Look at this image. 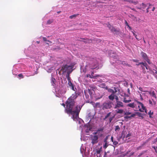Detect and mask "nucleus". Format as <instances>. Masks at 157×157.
Instances as JSON below:
<instances>
[{"mask_svg": "<svg viewBox=\"0 0 157 157\" xmlns=\"http://www.w3.org/2000/svg\"><path fill=\"white\" fill-rule=\"evenodd\" d=\"M77 94L75 92L72 94L65 102L66 107L65 112L68 114H70L72 115V118L74 121H76L79 117V114L80 110L83 105H77L73 109L75 104V100L78 97Z\"/></svg>", "mask_w": 157, "mask_h": 157, "instance_id": "1", "label": "nucleus"}, {"mask_svg": "<svg viewBox=\"0 0 157 157\" xmlns=\"http://www.w3.org/2000/svg\"><path fill=\"white\" fill-rule=\"evenodd\" d=\"M72 68V67L70 65H63L60 71L59 72V73L60 74V71H62L63 74H64L66 72L68 73V72L71 71L72 72V70H71Z\"/></svg>", "mask_w": 157, "mask_h": 157, "instance_id": "2", "label": "nucleus"}, {"mask_svg": "<svg viewBox=\"0 0 157 157\" xmlns=\"http://www.w3.org/2000/svg\"><path fill=\"white\" fill-rule=\"evenodd\" d=\"M102 109L104 110L110 109L112 107V104L110 101L104 102L102 105Z\"/></svg>", "mask_w": 157, "mask_h": 157, "instance_id": "3", "label": "nucleus"}, {"mask_svg": "<svg viewBox=\"0 0 157 157\" xmlns=\"http://www.w3.org/2000/svg\"><path fill=\"white\" fill-rule=\"evenodd\" d=\"M124 105L123 103L121 101H116L115 103L114 109H118L121 108H123Z\"/></svg>", "mask_w": 157, "mask_h": 157, "instance_id": "4", "label": "nucleus"}, {"mask_svg": "<svg viewBox=\"0 0 157 157\" xmlns=\"http://www.w3.org/2000/svg\"><path fill=\"white\" fill-rule=\"evenodd\" d=\"M141 55L143 58L149 64H150L151 62L150 60L148 58L146 54L143 52H141Z\"/></svg>", "mask_w": 157, "mask_h": 157, "instance_id": "5", "label": "nucleus"}, {"mask_svg": "<svg viewBox=\"0 0 157 157\" xmlns=\"http://www.w3.org/2000/svg\"><path fill=\"white\" fill-rule=\"evenodd\" d=\"M108 91L109 92L111 93V94L108 96V98L109 99L113 101L114 99V92L113 90L111 89H108Z\"/></svg>", "mask_w": 157, "mask_h": 157, "instance_id": "6", "label": "nucleus"}, {"mask_svg": "<svg viewBox=\"0 0 157 157\" xmlns=\"http://www.w3.org/2000/svg\"><path fill=\"white\" fill-rule=\"evenodd\" d=\"M91 143L93 144H97L98 142V137L97 135L91 136Z\"/></svg>", "mask_w": 157, "mask_h": 157, "instance_id": "7", "label": "nucleus"}, {"mask_svg": "<svg viewBox=\"0 0 157 157\" xmlns=\"http://www.w3.org/2000/svg\"><path fill=\"white\" fill-rule=\"evenodd\" d=\"M139 108V110L141 112H145L147 113L146 109L145 107L144 106V105L142 103L141 105L138 106Z\"/></svg>", "mask_w": 157, "mask_h": 157, "instance_id": "8", "label": "nucleus"}, {"mask_svg": "<svg viewBox=\"0 0 157 157\" xmlns=\"http://www.w3.org/2000/svg\"><path fill=\"white\" fill-rule=\"evenodd\" d=\"M147 92L150 94V95L153 98H155V99L157 98V96L155 92L154 91H148Z\"/></svg>", "mask_w": 157, "mask_h": 157, "instance_id": "9", "label": "nucleus"}, {"mask_svg": "<svg viewBox=\"0 0 157 157\" xmlns=\"http://www.w3.org/2000/svg\"><path fill=\"white\" fill-rule=\"evenodd\" d=\"M90 103L93 105H94V104H95V105L94 106V107L95 108H101L100 103L99 102H97L95 103L94 102L91 101L90 102Z\"/></svg>", "mask_w": 157, "mask_h": 157, "instance_id": "10", "label": "nucleus"}, {"mask_svg": "<svg viewBox=\"0 0 157 157\" xmlns=\"http://www.w3.org/2000/svg\"><path fill=\"white\" fill-rule=\"evenodd\" d=\"M149 71L150 73L151 74H152L154 75H155L157 74V69L152 70V68H149Z\"/></svg>", "mask_w": 157, "mask_h": 157, "instance_id": "11", "label": "nucleus"}, {"mask_svg": "<svg viewBox=\"0 0 157 157\" xmlns=\"http://www.w3.org/2000/svg\"><path fill=\"white\" fill-rule=\"evenodd\" d=\"M149 104L151 105L152 106L153 105H155L156 104V102L153 99H152L151 100H149Z\"/></svg>", "mask_w": 157, "mask_h": 157, "instance_id": "12", "label": "nucleus"}, {"mask_svg": "<svg viewBox=\"0 0 157 157\" xmlns=\"http://www.w3.org/2000/svg\"><path fill=\"white\" fill-rule=\"evenodd\" d=\"M68 85L71 87V89L73 90H74V85L73 84V83L71 82V81H68Z\"/></svg>", "mask_w": 157, "mask_h": 157, "instance_id": "13", "label": "nucleus"}, {"mask_svg": "<svg viewBox=\"0 0 157 157\" xmlns=\"http://www.w3.org/2000/svg\"><path fill=\"white\" fill-rule=\"evenodd\" d=\"M127 106L130 107L132 108H133L135 107V105L134 103H129L127 105Z\"/></svg>", "mask_w": 157, "mask_h": 157, "instance_id": "14", "label": "nucleus"}, {"mask_svg": "<svg viewBox=\"0 0 157 157\" xmlns=\"http://www.w3.org/2000/svg\"><path fill=\"white\" fill-rule=\"evenodd\" d=\"M108 27L111 29L112 31L116 32V29L113 27L111 26L110 25H109L108 26Z\"/></svg>", "mask_w": 157, "mask_h": 157, "instance_id": "15", "label": "nucleus"}, {"mask_svg": "<svg viewBox=\"0 0 157 157\" xmlns=\"http://www.w3.org/2000/svg\"><path fill=\"white\" fill-rule=\"evenodd\" d=\"M123 112L124 110L123 109H118L116 111V113H117L121 114L123 113Z\"/></svg>", "mask_w": 157, "mask_h": 157, "instance_id": "16", "label": "nucleus"}, {"mask_svg": "<svg viewBox=\"0 0 157 157\" xmlns=\"http://www.w3.org/2000/svg\"><path fill=\"white\" fill-rule=\"evenodd\" d=\"M111 112H110L108 113L107 115L105 116V117L103 119V120H105L106 119L109 117L111 114Z\"/></svg>", "mask_w": 157, "mask_h": 157, "instance_id": "17", "label": "nucleus"}, {"mask_svg": "<svg viewBox=\"0 0 157 157\" xmlns=\"http://www.w3.org/2000/svg\"><path fill=\"white\" fill-rule=\"evenodd\" d=\"M71 71H70V72H68V73H67V75L66 77L67 78L68 81H71V78H70V77L69 76V74L70 73H71Z\"/></svg>", "mask_w": 157, "mask_h": 157, "instance_id": "18", "label": "nucleus"}, {"mask_svg": "<svg viewBox=\"0 0 157 157\" xmlns=\"http://www.w3.org/2000/svg\"><path fill=\"white\" fill-rule=\"evenodd\" d=\"M128 2L130 3H133L135 5H136L138 3L137 1H133V0H129Z\"/></svg>", "mask_w": 157, "mask_h": 157, "instance_id": "19", "label": "nucleus"}, {"mask_svg": "<svg viewBox=\"0 0 157 157\" xmlns=\"http://www.w3.org/2000/svg\"><path fill=\"white\" fill-rule=\"evenodd\" d=\"M123 101L125 103H127L131 101V100H127L125 98H124V100Z\"/></svg>", "mask_w": 157, "mask_h": 157, "instance_id": "20", "label": "nucleus"}, {"mask_svg": "<svg viewBox=\"0 0 157 157\" xmlns=\"http://www.w3.org/2000/svg\"><path fill=\"white\" fill-rule=\"evenodd\" d=\"M115 131H119L120 130V128L118 125H117L115 126Z\"/></svg>", "mask_w": 157, "mask_h": 157, "instance_id": "21", "label": "nucleus"}, {"mask_svg": "<svg viewBox=\"0 0 157 157\" xmlns=\"http://www.w3.org/2000/svg\"><path fill=\"white\" fill-rule=\"evenodd\" d=\"M78 15V14H74V15H71L70 16V17H69V18H70V19H72L73 18H75V17H76Z\"/></svg>", "mask_w": 157, "mask_h": 157, "instance_id": "22", "label": "nucleus"}, {"mask_svg": "<svg viewBox=\"0 0 157 157\" xmlns=\"http://www.w3.org/2000/svg\"><path fill=\"white\" fill-rule=\"evenodd\" d=\"M53 22V20L52 19H49L48 20L47 22V24H50Z\"/></svg>", "mask_w": 157, "mask_h": 157, "instance_id": "23", "label": "nucleus"}, {"mask_svg": "<svg viewBox=\"0 0 157 157\" xmlns=\"http://www.w3.org/2000/svg\"><path fill=\"white\" fill-rule=\"evenodd\" d=\"M115 116L114 115L112 117H110L109 118V123H110L113 120V119H114V118L115 117Z\"/></svg>", "mask_w": 157, "mask_h": 157, "instance_id": "24", "label": "nucleus"}, {"mask_svg": "<svg viewBox=\"0 0 157 157\" xmlns=\"http://www.w3.org/2000/svg\"><path fill=\"white\" fill-rule=\"evenodd\" d=\"M43 40L44 41H47L48 42L50 43H52V41L48 40H47V38L45 37H43Z\"/></svg>", "mask_w": 157, "mask_h": 157, "instance_id": "25", "label": "nucleus"}, {"mask_svg": "<svg viewBox=\"0 0 157 157\" xmlns=\"http://www.w3.org/2000/svg\"><path fill=\"white\" fill-rule=\"evenodd\" d=\"M140 6H141V8L143 9L145 8L146 6V5L144 3H142Z\"/></svg>", "mask_w": 157, "mask_h": 157, "instance_id": "26", "label": "nucleus"}, {"mask_svg": "<svg viewBox=\"0 0 157 157\" xmlns=\"http://www.w3.org/2000/svg\"><path fill=\"white\" fill-rule=\"evenodd\" d=\"M132 33L133 34V35L134 36H135V37H136V39L138 41L140 40V39H138L137 37V35L135 33H134V32L133 31H132Z\"/></svg>", "mask_w": 157, "mask_h": 157, "instance_id": "27", "label": "nucleus"}, {"mask_svg": "<svg viewBox=\"0 0 157 157\" xmlns=\"http://www.w3.org/2000/svg\"><path fill=\"white\" fill-rule=\"evenodd\" d=\"M114 98H115V99L116 100V101H119V98L117 96L115 95H114Z\"/></svg>", "mask_w": 157, "mask_h": 157, "instance_id": "28", "label": "nucleus"}, {"mask_svg": "<svg viewBox=\"0 0 157 157\" xmlns=\"http://www.w3.org/2000/svg\"><path fill=\"white\" fill-rule=\"evenodd\" d=\"M139 90L142 92H147V90H143V89L141 87H139Z\"/></svg>", "mask_w": 157, "mask_h": 157, "instance_id": "29", "label": "nucleus"}, {"mask_svg": "<svg viewBox=\"0 0 157 157\" xmlns=\"http://www.w3.org/2000/svg\"><path fill=\"white\" fill-rule=\"evenodd\" d=\"M97 67V62L95 63L94 66L91 67V69H94L95 68Z\"/></svg>", "mask_w": 157, "mask_h": 157, "instance_id": "30", "label": "nucleus"}, {"mask_svg": "<svg viewBox=\"0 0 157 157\" xmlns=\"http://www.w3.org/2000/svg\"><path fill=\"white\" fill-rule=\"evenodd\" d=\"M105 144L103 146V147L105 149L107 147L108 145H107V143L105 140Z\"/></svg>", "mask_w": 157, "mask_h": 157, "instance_id": "31", "label": "nucleus"}, {"mask_svg": "<svg viewBox=\"0 0 157 157\" xmlns=\"http://www.w3.org/2000/svg\"><path fill=\"white\" fill-rule=\"evenodd\" d=\"M118 90V89L117 88L115 87H114L113 91L114 92V94H115L116 93H117V92Z\"/></svg>", "mask_w": 157, "mask_h": 157, "instance_id": "32", "label": "nucleus"}, {"mask_svg": "<svg viewBox=\"0 0 157 157\" xmlns=\"http://www.w3.org/2000/svg\"><path fill=\"white\" fill-rule=\"evenodd\" d=\"M82 39V40H82V41L85 43L87 42L89 40L87 38H83Z\"/></svg>", "mask_w": 157, "mask_h": 157, "instance_id": "33", "label": "nucleus"}, {"mask_svg": "<svg viewBox=\"0 0 157 157\" xmlns=\"http://www.w3.org/2000/svg\"><path fill=\"white\" fill-rule=\"evenodd\" d=\"M136 113L138 115L139 117H143L141 113H140L139 112H137Z\"/></svg>", "mask_w": 157, "mask_h": 157, "instance_id": "34", "label": "nucleus"}, {"mask_svg": "<svg viewBox=\"0 0 157 157\" xmlns=\"http://www.w3.org/2000/svg\"><path fill=\"white\" fill-rule=\"evenodd\" d=\"M86 77H89L90 78H95V76H93L92 77L91 75H90V74H88L86 75Z\"/></svg>", "mask_w": 157, "mask_h": 157, "instance_id": "35", "label": "nucleus"}, {"mask_svg": "<svg viewBox=\"0 0 157 157\" xmlns=\"http://www.w3.org/2000/svg\"><path fill=\"white\" fill-rule=\"evenodd\" d=\"M101 151V147L100 148V149L98 150H97L96 151V152L97 154H100Z\"/></svg>", "mask_w": 157, "mask_h": 157, "instance_id": "36", "label": "nucleus"}, {"mask_svg": "<svg viewBox=\"0 0 157 157\" xmlns=\"http://www.w3.org/2000/svg\"><path fill=\"white\" fill-rule=\"evenodd\" d=\"M150 68H154L155 69H157V67L156 65L153 64H152L151 67H150Z\"/></svg>", "mask_w": 157, "mask_h": 157, "instance_id": "37", "label": "nucleus"}, {"mask_svg": "<svg viewBox=\"0 0 157 157\" xmlns=\"http://www.w3.org/2000/svg\"><path fill=\"white\" fill-rule=\"evenodd\" d=\"M103 129H104V128H99L97 132H101V131H102L103 130Z\"/></svg>", "mask_w": 157, "mask_h": 157, "instance_id": "38", "label": "nucleus"}, {"mask_svg": "<svg viewBox=\"0 0 157 157\" xmlns=\"http://www.w3.org/2000/svg\"><path fill=\"white\" fill-rule=\"evenodd\" d=\"M100 86L102 88H105V83H102L101 84Z\"/></svg>", "mask_w": 157, "mask_h": 157, "instance_id": "39", "label": "nucleus"}, {"mask_svg": "<svg viewBox=\"0 0 157 157\" xmlns=\"http://www.w3.org/2000/svg\"><path fill=\"white\" fill-rule=\"evenodd\" d=\"M18 76L20 77L21 78H24V76L22 74H20L18 75Z\"/></svg>", "mask_w": 157, "mask_h": 157, "instance_id": "40", "label": "nucleus"}, {"mask_svg": "<svg viewBox=\"0 0 157 157\" xmlns=\"http://www.w3.org/2000/svg\"><path fill=\"white\" fill-rule=\"evenodd\" d=\"M144 66L147 70H148V69L149 70V68L150 67H149L148 66L147 63L146 64H145V65Z\"/></svg>", "mask_w": 157, "mask_h": 157, "instance_id": "41", "label": "nucleus"}, {"mask_svg": "<svg viewBox=\"0 0 157 157\" xmlns=\"http://www.w3.org/2000/svg\"><path fill=\"white\" fill-rule=\"evenodd\" d=\"M113 144L115 145H116L118 144V142L117 141H114L113 142Z\"/></svg>", "mask_w": 157, "mask_h": 157, "instance_id": "42", "label": "nucleus"}, {"mask_svg": "<svg viewBox=\"0 0 157 157\" xmlns=\"http://www.w3.org/2000/svg\"><path fill=\"white\" fill-rule=\"evenodd\" d=\"M152 148H154L155 152L157 153V147L155 146H152Z\"/></svg>", "mask_w": 157, "mask_h": 157, "instance_id": "43", "label": "nucleus"}, {"mask_svg": "<svg viewBox=\"0 0 157 157\" xmlns=\"http://www.w3.org/2000/svg\"><path fill=\"white\" fill-rule=\"evenodd\" d=\"M131 114V112H126L125 113L124 115H129Z\"/></svg>", "mask_w": 157, "mask_h": 157, "instance_id": "44", "label": "nucleus"}, {"mask_svg": "<svg viewBox=\"0 0 157 157\" xmlns=\"http://www.w3.org/2000/svg\"><path fill=\"white\" fill-rule=\"evenodd\" d=\"M132 60L134 62L136 63H138L139 61L138 60L136 59H132Z\"/></svg>", "mask_w": 157, "mask_h": 157, "instance_id": "45", "label": "nucleus"}, {"mask_svg": "<svg viewBox=\"0 0 157 157\" xmlns=\"http://www.w3.org/2000/svg\"><path fill=\"white\" fill-rule=\"evenodd\" d=\"M131 136V133H129L126 135V138H127Z\"/></svg>", "mask_w": 157, "mask_h": 157, "instance_id": "46", "label": "nucleus"}, {"mask_svg": "<svg viewBox=\"0 0 157 157\" xmlns=\"http://www.w3.org/2000/svg\"><path fill=\"white\" fill-rule=\"evenodd\" d=\"M148 114L149 115L150 117H151V115L153 114V113H151V111H150L149 112Z\"/></svg>", "mask_w": 157, "mask_h": 157, "instance_id": "47", "label": "nucleus"}, {"mask_svg": "<svg viewBox=\"0 0 157 157\" xmlns=\"http://www.w3.org/2000/svg\"><path fill=\"white\" fill-rule=\"evenodd\" d=\"M140 65H144V66L145 65V64H146L147 63H144L143 62H140Z\"/></svg>", "mask_w": 157, "mask_h": 157, "instance_id": "48", "label": "nucleus"}, {"mask_svg": "<svg viewBox=\"0 0 157 157\" xmlns=\"http://www.w3.org/2000/svg\"><path fill=\"white\" fill-rule=\"evenodd\" d=\"M55 79L54 78H52V83H54V81H55Z\"/></svg>", "mask_w": 157, "mask_h": 157, "instance_id": "49", "label": "nucleus"}, {"mask_svg": "<svg viewBox=\"0 0 157 157\" xmlns=\"http://www.w3.org/2000/svg\"><path fill=\"white\" fill-rule=\"evenodd\" d=\"M135 101H136V102H137L138 104H139V105H141V104L142 103L141 102H140L139 101H138L137 100H135Z\"/></svg>", "mask_w": 157, "mask_h": 157, "instance_id": "50", "label": "nucleus"}, {"mask_svg": "<svg viewBox=\"0 0 157 157\" xmlns=\"http://www.w3.org/2000/svg\"><path fill=\"white\" fill-rule=\"evenodd\" d=\"M136 116V114L135 113H133L130 116L131 118L132 117H134Z\"/></svg>", "mask_w": 157, "mask_h": 157, "instance_id": "51", "label": "nucleus"}, {"mask_svg": "<svg viewBox=\"0 0 157 157\" xmlns=\"http://www.w3.org/2000/svg\"><path fill=\"white\" fill-rule=\"evenodd\" d=\"M94 72H92L91 73V75H91V76L92 77H93V76H94L93 75V74H94ZM95 76V77H98V75H97L96 76Z\"/></svg>", "mask_w": 157, "mask_h": 157, "instance_id": "52", "label": "nucleus"}, {"mask_svg": "<svg viewBox=\"0 0 157 157\" xmlns=\"http://www.w3.org/2000/svg\"><path fill=\"white\" fill-rule=\"evenodd\" d=\"M121 63L122 64L124 65H125V64H126V63H125V62L124 61H122Z\"/></svg>", "mask_w": 157, "mask_h": 157, "instance_id": "53", "label": "nucleus"}, {"mask_svg": "<svg viewBox=\"0 0 157 157\" xmlns=\"http://www.w3.org/2000/svg\"><path fill=\"white\" fill-rule=\"evenodd\" d=\"M125 24L127 26V27H128L129 25L128 24V23L126 21H125Z\"/></svg>", "mask_w": 157, "mask_h": 157, "instance_id": "54", "label": "nucleus"}, {"mask_svg": "<svg viewBox=\"0 0 157 157\" xmlns=\"http://www.w3.org/2000/svg\"><path fill=\"white\" fill-rule=\"evenodd\" d=\"M125 118L128 119V118H131L130 116H127L124 117Z\"/></svg>", "mask_w": 157, "mask_h": 157, "instance_id": "55", "label": "nucleus"}, {"mask_svg": "<svg viewBox=\"0 0 157 157\" xmlns=\"http://www.w3.org/2000/svg\"><path fill=\"white\" fill-rule=\"evenodd\" d=\"M141 67H142L143 70L145 69V66H144V65H141Z\"/></svg>", "mask_w": 157, "mask_h": 157, "instance_id": "56", "label": "nucleus"}, {"mask_svg": "<svg viewBox=\"0 0 157 157\" xmlns=\"http://www.w3.org/2000/svg\"><path fill=\"white\" fill-rule=\"evenodd\" d=\"M143 73L144 74H146V71L145 70V69L143 70Z\"/></svg>", "mask_w": 157, "mask_h": 157, "instance_id": "57", "label": "nucleus"}, {"mask_svg": "<svg viewBox=\"0 0 157 157\" xmlns=\"http://www.w3.org/2000/svg\"><path fill=\"white\" fill-rule=\"evenodd\" d=\"M111 141L113 142L114 141V140H113V136H111Z\"/></svg>", "mask_w": 157, "mask_h": 157, "instance_id": "58", "label": "nucleus"}, {"mask_svg": "<svg viewBox=\"0 0 157 157\" xmlns=\"http://www.w3.org/2000/svg\"><path fill=\"white\" fill-rule=\"evenodd\" d=\"M61 105H63L64 108H65V105H66V104H65L64 103H63L62 104H61Z\"/></svg>", "mask_w": 157, "mask_h": 157, "instance_id": "59", "label": "nucleus"}, {"mask_svg": "<svg viewBox=\"0 0 157 157\" xmlns=\"http://www.w3.org/2000/svg\"><path fill=\"white\" fill-rule=\"evenodd\" d=\"M157 141V140H156V139H155L154 141H153V143H155Z\"/></svg>", "mask_w": 157, "mask_h": 157, "instance_id": "60", "label": "nucleus"}, {"mask_svg": "<svg viewBox=\"0 0 157 157\" xmlns=\"http://www.w3.org/2000/svg\"><path fill=\"white\" fill-rule=\"evenodd\" d=\"M152 6V5L150 4H149V6L148 7V8L149 9L150 8H151V6Z\"/></svg>", "mask_w": 157, "mask_h": 157, "instance_id": "61", "label": "nucleus"}, {"mask_svg": "<svg viewBox=\"0 0 157 157\" xmlns=\"http://www.w3.org/2000/svg\"><path fill=\"white\" fill-rule=\"evenodd\" d=\"M128 27V28L129 30H131L132 29L131 27L129 25Z\"/></svg>", "mask_w": 157, "mask_h": 157, "instance_id": "62", "label": "nucleus"}, {"mask_svg": "<svg viewBox=\"0 0 157 157\" xmlns=\"http://www.w3.org/2000/svg\"><path fill=\"white\" fill-rule=\"evenodd\" d=\"M155 7H153V8H152V11H154L155 10Z\"/></svg>", "mask_w": 157, "mask_h": 157, "instance_id": "63", "label": "nucleus"}, {"mask_svg": "<svg viewBox=\"0 0 157 157\" xmlns=\"http://www.w3.org/2000/svg\"><path fill=\"white\" fill-rule=\"evenodd\" d=\"M125 65L126 66H128L129 67H130V64H127V63H126Z\"/></svg>", "mask_w": 157, "mask_h": 157, "instance_id": "64", "label": "nucleus"}]
</instances>
